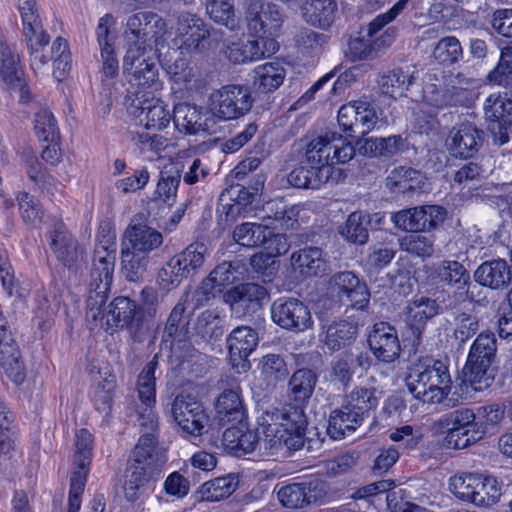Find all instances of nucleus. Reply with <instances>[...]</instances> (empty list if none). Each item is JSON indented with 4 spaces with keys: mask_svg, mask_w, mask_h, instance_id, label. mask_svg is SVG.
I'll return each instance as SVG.
<instances>
[{
    "mask_svg": "<svg viewBox=\"0 0 512 512\" xmlns=\"http://www.w3.org/2000/svg\"><path fill=\"white\" fill-rule=\"evenodd\" d=\"M479 473L463 472L449 479L448 488L458 499L471 503Z\"/></svg>",
    "mask_w": 512,
    "mask_h": 512,
    "instance_id": "obj_60",
    "label": "nucleus"
},
{
    "mask_svg": "<svg viewBox=\"0 0 512 512\" xmlns=\"http://www.w3.org/2000/svg\"><path fill=\"white\" fill-rule=\"evenodd\" d=\"M22 76L20 54L16 46L8 43L0 32V80L7 86L19 84Z\"/></svg>",
    "mask_w": 512,
    "mask_h": 512,
    "instance_id": "obj_27",
    "label": "nucleus"
},
{
    "mask_svg": "<svg viewBox=\"0 0 512 512\" xmlns=\"http://www.w3.org/2000/svg\"><path fill=\"white\" fill-rule=\"evenodd\" d=\"M23 35L30 56V66L37 76L46 75L49 70V58L44 49L50 37L43 28L42 21L23 26Z\"/></svg>",
    "mask_w": 512,
    "mask_h": 512,
    "instance_id": "obj_17",
    "label": "nucleus"
},
{
    "mask_svg": "<svg viewBox=\"0 0 512 512\" xmlns=\"http://www.w3.org/2000/svg\"><path fill=\"white\" fill-rule=\"evenodd\" d=\"M149 259V256L122 246L121 271L124 277L132 282L141 280L147 270Z\"/></svg>",
    "mask_w": 512,
    "mask_h": 512,
    "instance_id": "obj_45",
    "label": "nucleus"
},
{
    "mask_svg": "<svg viewBox=\"0 0 512 512\" xmlns=\"http://www.w3.org/2000/svg\"><path fill=\"white\" fill-rule=\"evenodd\" d=\"M236 279V270L232 264L229 262H223L216 266L204 280L202 289L205 293H209L217 287L220 288L233 283Z\"/></svg>",
    "mask_w": 512,
    "mask_h": 512,
    "instance_id": "obj_63",
    "label": "nucleus"
},
{
    "mask_svg": "<svg viewBox=\"0 0 512 512\" xmlns=\"http://www.w3.org/2000/svg\"><path fill=\"white\" fill-rule=\"evenodd\" d=\"M271 317L281 328L294 332H304L314 324L309 308L296 298L276 300L271 307Z\"/></svg>",
    "mask_w": 512,
    "mask_h": 512,
    "instance_id": "obj_10",
    "label": "nucleus"
},
{
    "mask_svg": "<svg viewBox=\"0 0 512 512\" xmlns=\"http://www.w3.org/2000/svg\"><path fill=\"white\" fill-rule=\"evenodd\" d=\"M484 111L486 118L498 123L499 127L506 123L512 124V102L506 96L491 94L485 101Z\"/></svg>",
    "mask_w": 512,
    "mask_h": 512,
    "instance_id": "obj_48",
    "label": "nucleus"
},
{
    "mask_svg": "<svg viewBox=\"0 0 512 512\" xmlns=\"http://www.w3.org/2000/svg\"><path fill=\"white\" fill-rule=\"evenodd\" d=\"M245 20L249 32L260 37H275L284 22L280 8L264 0H245Z\"/></svg>",
    "mask_w": 512,
    "mask_h": 512,
    "instance_id": "obj_9",
    "label": "nucleus"
},
{
    "mask_svg": "<svg viewBox=\"0 0 512 512\" xmlns=\"http://www.w3.org/2000/svg\"><path fill=\"white\" fill-rule=\"evenodd\" d=\"M408 387L413 396L423 403H440L452 389L449 370L440 361L419 365L410 372Z\"/></svg>",
    "mask_w": 512,
    "mask_h": 512,
    "instance_id": "obj_4",
    "label": "nucleus"
},
{
    "mask_svg": "<svg viewBox=\"0 0 512 512\" xmlns=\"http://www.w3.org/2000/svg\"><path fill=\"white\" fill-rule=\"evenodd\" d=\"M145 46L129 44L123 58V71L129 83L139 89L140 95H147L162 89L158 78V69L153 61L145 56Z\"/></svg>",
    "mask_w": 512,
    "mask_h": 512,
    "instance_id": "obj_5",
    "label": "nucleus"
},
{
    "mask_svg": "<svg viewBox=\"0 0 512 512\" xmlns=\"http://www.w3.org/2000/svg\"><path fill=\"white\" fill-rule=\"evenodd\" d=\"M254 86L263 93H269L278 89L286 78V69L278 61L266 62L258 65L253 70Z\"/></svg>",
    "mask_w": 512,
    "mask_h": 512,
    "instance_id": "obj_31",
    "label": "nucleus"
},
{
    "mask_svg": "<svg viewBox=\"0 0 512 512\" xmlns=\"http://www.w3.org/2000/svg\"><path fill=\"white\" fill-rule=\"evenodd\" d=\"M258 334L248 326H239L230 333L227 344L232 361L245 360L258 345Z\"/></svg>",
    "mask_w": 512,
    "mask_h": 512,
    "instance_id": "obj_29",
    "label": "nucleus"
},
{
    "mask_svg": "<svg viewBox=\"0 0 512 512\" xmlns=\"http://www.w3.org/2000/svg\"><path fill=\"white\" fill-rule=\"evenodd\" d=\"M267 296L268 292L263 286L245 283L228 290L224 298L234 313L243 316L259 309Z\"/></svg>",
    "mask_w": 512,
    "mask_h": 512,
    "instance_id": "obj_15",
    "label": "nucleus"
},
{
    "mask_svg": "<svg viewBox=\"0 0 512 512\" xmlns=\"http://www.w3.org/2000/svg\"><path fill=\"white\" fill-rule=\"evenodd\" d=\"M400 248L419 257H430L434 252L432 235L410 234L400 240Z\"/></svg>",
    "mask_w": 512,
    "mask_h": 512,
    "instance_id": "obj_62",
    "label": "nucleus"
},
{
    "mask_svg": "<svg viewBox=\"0 0 512 512\" xmlns=\"http://www.w3.org/2000/svg\"><path fill=\"white\" fill-rule=\"evenodd\" d=\"M356 333V325L347 321L336 322L327 328L324 342L328 349L337 351L350 344Z\"/></svg>",
    "mask_w": 512,
    "mask_h": 512,
    "instance_id": "obj_46",
    "label": "nucleus"
},
{
    "mask_svg": "<svg viewBox=\"0 0 512 512\" xmlns=\"http://www.w3.org/2000/svg\"><path fill=\"white\" fill-rule=\"evenodd\" d=\"M158 366L156 357H154L138 375L136 390L141 405L137 407V419H146V424L150 429L156 425L157 416L154 412L156 402V376L155 372Z\"/></svg>",
    "mask_w": 512,
    "mask_h": 512,
    "instance_id": "obj_13",
    "label": "nucleus"
},
{
    "mask_svg": "<svg viewBox=\"0 0 512 512\" xmlns=\"http://www.w3.org/2000/svg\"><path fill=\"white\" fill-rule=\"evenodd\" d=\"M465 381L470 384L473 390L483 391L488 388L494 380V371L491 365L475 360L467 359L464 367Z\"/></svg>",
    "mask_w": 512,
    "mask_h": 512,
    "instance_id": "obj_47",
    "label": "nucleus"
},
{
    "mask_svg": "<svg viewBox=\"0 0 512 512\" xmlns=\"http://www.w3.org/2000/svg\"><path fill=\"white\" fill-rule=\"evenodd\" d=\"M12 415L0 399V467H6L12 459L16 434L12 427Z\"/></svg>",
    "mask_w": 512,
    "mask_h": 512,
    "instance_id": "obj_38",
    "label": "nucleus"
},
{
    "mask_svg": "<svg viewBox=\"0 0 512 512\" xmlns=\"http://www.w3.org/2000/svg\"><path fill=\"white\" fill-rule=\"evenodd\" d=\"M368 344L375 358L385 363L395 361L401 351L397 331L387 322L373 325L368 335Z\"/></svg>",
    "mask_w": 512,
    "mask_h": 512,
    "instance_id": "obj_14",
    "label": "nucleus"
},
{
    "mask_svg": "<svg viewBox=\"0 0 512 512\" xmlns=\"http://www.w3.org/2000/svg\"><path fill=\"white\" fill-rule=\"evenodd\" d=\"M292 265L304 277L317 276L326 271L327 264L322 251L316 247H309L293 253Z\"/></svg>",
    "mask_w": 512,
    "mask_h": 512,
    "instance_id": "obj_33",
    "label": "nucleus"
},
{
    "mask_svg": "<svg viewBox=\"0 0 512 512\" xmlns=\"http://www.w3.org/2000/svg\"><path fill=\"white\" fill-rule=\"evenodd\" d=\"M157 473L145 469L139 464H131L128 466L124 482V494L127 500L136 501L141 490Z\"/></svg>",
    "mask_w": 512,
    "mask_h": 512,
    "instance_id": "obj_41",
    "label": "nucleus"
},
{
    "mask_svg": "<svg viewBox=\"0 0 512 512\" xmlns=\"http://www.w3.org/2000/svg\"><path fill=\"white\" fill-rule=\"evenodd\" d=\"M0 281L3 291L7 296L24 298L26 296L25 290L22 289L15 279L14 271L8 259L7 252L0 249Z\"/></svg>",
    "mask_w": 512,
    "mask_h": 512,
    "instance_id": "obj_61",
    "label": "nucleus"
},
{
    "mask_svg": "<svg viewBox=\"0 0 512 512\" xmlns=\"http://www.w3.org/2000/svg\"><path fill=\"white\" fill-rule=\"evenodd\" d=\"M326 171L325 169L323 170ZM323 171L316 173L311 167H298L292 170L287 176V182L296 188L318 189L323 184L329 182L323 176Z\"/></svg>",
    "mask_w": 512,
    "mask_h": 512,
    "instance_id": "obj_57",
    "label": "nucleus"
},
{
    "mask_svg": "<svg viewBox=\"0 0 512 512\" xmlns=\"http://www.w3.org/2000/svg\"><path fill=\"white\" fill-rule=\"evenodd\" d=\"M496 351L495 335L492 332H482L471 345L467 359L492 365Z\"/></svg>",
    "mask_w": 512,
    "mask_h": 512,
    "instance_id": "obj_49",
    "label": "nucleus"
},
{
    "mask_svg": "<svg viewBox=\"0 0 512 512\" xmlns=\"http://www.w3.org/2000/svg\"><path fill=\"white\" fill-rule=\"evenodd\" d=\"M116 261V233L109 226L98 231L91 269L87 316L97 319L108 298Z\"/></svg>",
    "mask_w": 512,
    "mask_h": 512,
    "instance_id": "obj_2",
    "label": "nucleus"
},
{
    "mask_svg": "<svg viewBox=\"0 0 512 512\" xmlns=\"http://www.w3.org/2000/svg\"><path fill=\"white\" fill-rule=\"evenodd\" d=\"M279 49L276 39L260 37L256 40L231 42L227 46L226 54L230 61L236 64L255 61L275 54Z\"/></svg>",
    "mask_w": 512,
    "mask_h": 512,
    "instance_id": "obj_18",
    "label": "nucleus"
},
{
    "mask_svg": "<svg viewBox=\"0 0 512 512\" xmlns=\"http://www.w3.org/2000/svg\"><path fill=\"white\" fill-rule=\"evenodd\" d=\"M237 485V480L232 475L218 477L203 484L202 495L207 501H220L230 496Z\"/></svg>",
    "mask_w": 512,
    "mask_h": 512,
    "instance_id": "obj_52",
    "label": "nucleus"
},
{
    "mask_svg": "<svg viewBox=\"0 0 512 512\" xmlns=\"http://www.w3.org/2000/svg\"><path fill=\"white\" fill-rule=\"evenodd\" d=\"M258 443L257 433L249 429L243 421L227 428L222 437L223 448L237 457L253 452Z\"/></svg>",
    "mask_w": 512,
    "mask_h": 512,
    "instance_id": "obj_24",
    "label": "nucleus"
},
{
    "mask_svg": "<svg viewBox=\"0 0 512 512\" xmlns=\"http://www.w3.org/2000/svg\"><path fill=\"white\" fill-rule=\"evenodd\" d=\"M432 55L439 63L451 65L462 58L463 49L455 36H446L435 45Z\"/></svg>",
    "mask_w": 512,
    "mask_h": 512,
    "instance_id": "obj_55",
    "label": "nucleus"
},
{
    "mask_svg": "<svg viewBox=\"0 0 512 512\" xmlns=\"http://www.w3.org/2000/svg\"><path fill=\"white\" fill-rule=\"evenodd\" d=\"M176 32V43L181 49L185 48L189 51L204 48V43L210 36V31L203 20L191 14H185L179 18Z\"/></svg>",
    "mask_w": 512,
    "mask_h": 512,
    "instance_id": "obj_22",
    "label": "nucleus"
},
{
    "mask_svg": "<svg viewBox=\"0 0 512 512\" xmlns=\"http://www.w3.org/2000/svg\"><path fill=\"white\" fill-rule=\"evenodd\" d=\"M355 155V148L347 137L335 131L312 138L306 146L305 163L316 173H321L326 180L339 182L345 175L342 169L334 164H345Z\"/></svg>",
    "mask_w": 512,
    "mask_h": 512,
    "instance_id": "obj_3",
    "label": "nucleus"
},
{
    "mask_svg": "<svg viewBox=\"0 0 512 512\" xmlns=\"http://www.w3.org/2000/svg\"><path fill=\"white\" fill-rule=\"evenodd\" d=\"M252 194L245 188H240L236 198L229 199V202H222L217 210L218 225L225 229L233 224L240 216L248 214L251 204ZM221 201H224L223 197Z\"/></svg>",
    "mask_w": 512,
    "mask_h": 512,
    "instance_id": "obj_30",
    "label": "nucleus"
},
{
    "mask_svg": "<svg viewBox=\"0 0 512 512\" xmlns=\"http://www.w3.org/2000/svg\"><path fill=\"white\" fill-rule=\"evenodd\" d=\"M316 381V375L311 370H297L289 381V395L296 404L267 410L259 418L262 444L271 454L298 450L303 446L307 426L303 405L311 397Z\"/></svg>",
    "mask_w": 512,
    "mask_h": 512,
    "instance_id": "obj_1",
    "label": "nucleus"
},
{
    "mask_svg": "<svg viewBox=\"0 0 512 512\" xmlns=\"http://www.w3.org/2000/svg\"><path fill=\"white\" fill-rule=\"evenodd\" d=\"M48 240L57 259L66 267L72 268L83 260V251L62 222L54 225L49 233Z\"/></svg>",
    "mask_w": 512,
    "mask_h": 512,
    "instance_id": "obj_20",
    "label": "nucleus"
},
{
    "mask_svg": "<svg viewBox=\"0 0 512 512\" xmlns=\"http://www.w3.org/2000/svg\"><path fill=\"white\" fill-rule=\"evenodd\" d=\"M471 503L487 508L498 503L502 496V483L492 475L478 474Z\"/></svg>",
    "mask_w": 512,
    "mask_h": 512,
    "instance_id": "obj_32",
    "label": "nucleus"
},
{
    "mask_svg": "<svg viewBox=\"0 0 512 512\" xmlns=\"http://www.w3.org/2000/svg\"><path fill=\"white\" fill-rule=\"evenodd\" d=\"M206 10L210 18L229 30L239 26V18L235 14L234 5L229 0H208Z\"/></svg>",
    "mask_w": 512,
    "mask_h": 512,
    "instance_id": "obj_50",
    "label": "nucleus"
},
{
    "mask_svg": "<svg viewBox=\"0 0 512 512\" xmlns=\"http://www.w3.org/2000/svg\"><path fill=\"white\" fill-rule=\"evenodd\" d=\"M207 254V248L202 243H194L189 245L181 253L173 256L178 265L182 268L187 276L193 271L199 269Z\"/></svg>",
    "mask_w": 512,
    "mask_h": 512,
    "instance_id": "obj_56",
    "label": "nucleus"
},
{
    "mask_svg": "<svg viewBox=\"0 0 512 512\" xmlns=\"http://www.w3.org/2000/svg\"><path fill=\"white\" fill-rule=\"evenodd\" d=\"M115 387V376L109 373H105V375L96 382L92 395L93 401L98 410L105 413H108L111 410Z\"/></svg>",
    "mask_w": 512,
    "mask_h": 512,
    "instance_id": "obj_58",
    "label": "nucleus"
},
{
    "mask_svg": "<svg viewBox=\"0 0 512 512\" xmlns=\"http://www.w3.org/2000/svg\"><path fill=\"white\" fill-rule=\"evenodd\" d=\"M278 499L281 504L290 509L301 508L312 502L314 496L310 487L305 484H290L279 489Z\"/></svg>",
    "mask_w": 512,
    "mask_h": 512,
    "instance_id": "obj_51",
    "label": "nucleus"
},
{
    "mask_svg": "<svg viewBox=\"0 0 512 512\" xmlns=\"http://www.w3.org/2000/svg\"><path fill=\"white\" fill-rule=\"evenodd\" d=\"M377 405L378 398L375 395L374 389L361 387L356 388L350 393L345 406L354 413H357L363 420V415L374 409Z\"/></svg>",
    "mask_w": 512,
    "mask_h": 512,
    "instance_id": "obj_59",
    "label": "nucleus"
},
{
    "mask_svg": "<svg viewBox=\"0 0 512 512\" xmlns=\"http://www.w3.org/2000/svg\"><path fill=\"white\" fill-rule=\"evenodd\" d=\"M103 307V305L101 306ZM135 304L127 297H117L110 305L106 313L102 311L97 319L87 318L88 321L95 322L94 326H100L106 331H114L117 328L127 326L133 319L135 314ZM86 317H88L86 315Z\"/></svg>",
    "mask_w": 512,
    "mask_h": 512,
    "instance_id": "obj_21",
    "label": "nucleus"
},
{
    "mask_svg": "<svg viewBox=\"0 0 512 512\" xmlns=\"http://www.w3.org/2000/svg\"><path fill=\"white\" fill-rule=\"evenodd\" d=\"M334 287L342 299H346L352 307L364 309L370 299V293L366 284L351 271L340 272L333 277Z\"/></svg>",
    "mask_w": 512,
    "mask_h": 512,
    "instance_id": "obj_23",
    "label": "nucleus"
},
{
    "mask_svg": "<svg viewBox=\"0 0 512 512\" xmlns=\"http://www.w3.org/2000/svg\"><path fill=\"white\" fill-rule=\"evenodd\" d=\"M270 229L267 226L245 222L235 227L233 230L234 241L247 248H255L261 246L268 237Z\"/></svg>",
    "mask_w": 512,
    "mask_h": 512,
    "instance_id": "obj_43",
    "label": "nucleus"
},
{
    "mask_svg": "<svg viewBox=\"0 0 512 512\" xmlns=\"http://www.w3.org/2000/svg\"><path fill=\"white\" fill-rule=\"evenodd\" d=\"M125 238L127 242L122 244L123 247L146 256H149L153 250L159 248L163 243L160 232L142 224L129 226L126 229Z\"/></svg>",
    "mask_w": 512,
    "mask_h": 512,
    "instance_id": "obj_25",
    "label": "nucleus"
},
{
    "mask_svg": "<svg viewBox=\"0 0 512 512\" xmlns=\"http://www.w3.org/2000/svg\"><path fill=\"white\" fill-rule=\"evenodd\" d=\"M476 282L492 289L507 287L512 281V273L505 260L496 259L482 263L475 271Z\"/></svg>",
    "mask_w": 512,
    "mask_h": 512,
    "instance_id": "obj_26",
    "label": "nucleus"
},
{
    "mask_svg": "<svg viewBox=\"0 0 512 512\" xmlns=\"http://www.w3.org/2000/svg\"><path fill=\"white\" fill-rule=\"evenodd\" d=\"M215 409L224 423H240L245 418V408L240 396V388L224 390L217 398Z\"/></svg>",
    "mask_w": 512,
    "mask_h": 512,
    "instance_id": "obj_28",
    "label": "nucleus"
},
{
    "mask_svg": "<svg viewBox=\"0 0 512 512\" xmlns=\"http://www.w3.org/2000/svg\"><path fill=\"white\" fill-rule=\"evenodd\" d=\"M362 419L357 413L345 405L341 409L334 410L329 418L327 432L331 438L337 440L351 433L361 424Z\"/></svg>",
    "mask_w": 512,
    "mask_h": 512,
    "instance_id": "obj_37",
    "label": "nucleus"
},
{
    "mask_svg": "<svg viewBox=\"0 0 512 512\" xmlns=\"http://www.w3.org/2000/svg\"><path fill=\"white\" fill-rule=\"evenodd\" d=\"M263 251L257 255H254L251 259L252 265L260 269V262L264 258L271 259L279 255L285 254L289 250V243L285 235L275 234L270 230L268 237L261 244Z\"/></svg>",
    "mask_w": 512,
    "mask_h": 512,
    "instance_id": "obj_53",
    "label": "nucleus"
},
{
    "mask_svg": "<svg viewBox=\"0 0 512 512\" xmlns=\"http://www.w3.org/2000/svg\"><path fill=\"white\" fill-rule=\"evenodd\" d=\"M482 144V133L471 123H461L453 127L446 139L449 152L459 158H470Z\"/></svg>",
    "mask_w": 512,
    "mask_h": 512,
    "instance_id": "obj_19",
    "label": "nucleus"
},
{
    "mask_svg": "<svg viewBox=\"0 0 512 512\" xmlns=\"http://www.w3.org/2000/svg\"><path fill=\"white\" fill-rule=\"evenodd\" d=\"M386 185L393 192H414L423 189L424 178L413 168L398 167L391 171L386 179Z\"/></svg>",
    "mask_w": 512,
    "mask_h": 512,
    "instance_id": "obj_34",
    "label": "nucleus"
},
{
    "mask_svg": "<svg viewBox=\"0 0 512 512\" xmlns=\"http://www.w3.org/2000/svg\"><path fill=\"white\" fill-rule=\"evenodd\" d=\"M24 155L27 157V172L30 179L35 182V184H37L42 190L52 194L53 190L57 189L59 183L55 180L54 177L49 175L40 167L37 159L32 155L31 150L25 151Z\"/></svg>",
    "mask_w": 512,
    "mask_h": 512,
    "instance_id": "obj_64",
    "label": "nucleus"
},
{
    "mask_svg": "<svg viewBox=\"0 0 512 512\" xmlns=\"http://www.w3.org/2000/svg\"><path fill=\"white\" fill-rule=\"evenodd\" d=\"M252 103L253 99L247 87L229 84L210 94L209 110L219 120H234L247 114Z\"/></svg>",
    "mask_w": 512,
    "mask_h": 512,
    "instance_id": "obj_7",
    "label": "nucleus"
},
{
    "mask_svg": "<svg viewBox=\"0 0 512 512\" xmlns=\"http://www.w3.org/2000/svg\"><path fill=\"white\" fill-rule=\"evenodd\" d=\"M200 113L195 106L187 103H179L174 106L173 121L175 127L186 134H196L207 128L200 123Z\"/></svg>",
    "mask_w": 512,
    "mask_h": 512,
    "instance_id": "obj_42",
    "label": "nucleus"
},
{
    "mask_svg": "<svg viewBox=\"0 0 512 512\" xmlns=\"http://www.w3.org/2000/svg\"><path fill=\"white\" fill-rule=\"evenodd\" d=\"M335 12L334 0H308L303 6L305 20L320 28H327L332 24Z\"/></svg>",
    "mask_w": 512,
    "mask_h": 512,
    "instance_id": "obj_35",
    "label": "nucleus"
},
{
    "mask_svg": "<svg viewBox=\"0 0 512 512\" xmlns=\"http://www.w3.org/2000/svg\"><path fill=\"white\" fill-rule=\"evenodd\" d=\"M339 126L350 135H365L385 126L381 111L367 100H354L342 105L337 116Z\"/></svg>",
    "mask_w": 512,
    "mask_h": 512,
    "instance_id": "obj_6",
    "label": "nucleus"
},
{
    "mask_svg": "<svg viewBox=\"0 0 512 512\" xmlns=\"http://www.w3.org/2000/svg\"><path fill=\"white\" fill-rule=\"evenodd\" d=\"M166 24L156 13L150 11L137 12L127 18L125 34L130 41L131 38L143 44L155 39L157 40L165 32Z\"/></svg>",
    "mask_w": 512,
    "mask_h": 512,
    "instance_id": "obj_16",
    "label": "nucleus"
},
{
    "mask_svg": "<svg viewBox=\"0 0 512 512\" xmlns=\"http://www.w3.org/2000/svg\"><path fill=\"white\" fill-rule=\"evenodd\" d=\"M170 414L186 436L200 437L210 424V416L203 404L188 394H179L173 399Z\"/></svg>",
    "mask_w": 512,
    "mask_h": 512,
    "instance_id": "obj_8",
    "label": "nucleus"
},
{
    "mask_svg": "<svg viewBox=\"0 0 512 512\" xmlns=\"http://www.w3.org/2000/svg\"><path fill=\"white\" fill-rule=\"evenodd\" d=\"M366 216L361 212H353L346 223L340 228V234L349 242L363 245L368 240V230L365 226Z\"/></svg>",
    "mask_w": 512,
    "mask_h": 512,
    "instance_id": "obj_54",
    "label": "nucleus"
},
{
    "mask_svg": "<svg viewBox=\"0 0 512 512\" xmlns=\"http://www.w3.org/2000/svg\"><path fill=\"white\" fill-rule=\"evenodd\" d=\"M434 275L439 283L444 286H456L461 288L469 280V274L458 261L443 260L434 266Z\"/></svg>",
    "mask_w": 512,
    "mask_h": 512,
    "instance_id": "obj_39",
    "label": "nucleus"
},
{
    "mask_svg": "<svg viewBox=\"0 0 512 512\" xmlns=\"http://www.w3.org/2000/svg\"><path fill=\"white\" fill-rule=\"evenodd\" d=\"M437 313L438 305L435 300L420 297L407 306L406 321L415 332L420 333L427 321Z\"/></svg>",
    "mask_w": 512,
    "mask_h": 512,
    "instance_id": "obj_36",
    "label": "nucleus"
},
{
    "mask_svg": "<svg viewBox=\"0 0 512 512\" xmlns=\"http://www.w3.org/2000/svg\"><path fill=\"white\" fill-rule=\"evenodd\" d=\"M52 75L57 81H62L72 67V57L67 40L57 37L51 45Z\"/></svg>",
    "mask_w": 512,
    "mask_h": 512,
    "instance_id": "obj_40",
    "label": "nucleus"
},
{
    "mask_svg": "<svg viewBox=\"0 0 512 512\" xmlns=\"http://www.w3.org/2000/svg\"><path fill=\"white\" fill-rule=\"evenodd\" d=\"M132 109L131 113L138 120L139 124L147 129H164L170 124L172 119L168 105L163 100L146 94L140 95V92H136Z\"/></svg>",
    "mask_w": 512,
    "mask_h": 512,
    "instance_id": "obj_12",
    "label": "nucleus"
},
{
    "mask_svg": "<svg viewBox=\"0 0 512 512\" xmlns=\"http://www.w3.org/2000/svg\"><path fill=\"white\" fill-rule=\"evenodd\" d=\"M141 436L133 451V462L145 469L159 473L161 467L166 463L165 454L157 448L156 438L158 434V419L153 429L146 424V419H137Z\"/></svg>",
    "mask_w": 512,
    "mask_h": 512,
    "instance_id": "obj_11",
    "label": "nucleus"
},
{
    "mask_svg": "<svg viewBox=\"0 0 512 512\" xmlns=\"http://www.w3.org/2000/svg\"><path fill=\"white\" fill-rule=\"evenodd\" d=\"M412 75L409 71L394 70L384 74L379 80V87L383 94L397 99L403 97L412 84Z\"/></svg>",
    "mask_w": 512,
    "mask_h": 512,
    "instance_id": "obj_44",
    "label": "nucleus"
}]
</instances>
